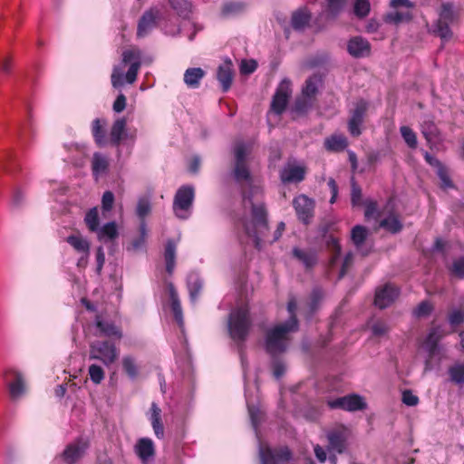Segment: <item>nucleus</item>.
<instances>
[{
  "instance_id": "nucleus-1",
  "label": "nucleus",
  "mask_w": 464,
  "mask_h": 464,
  "mask_svg": "<svg viewBox=\"0 0 464 464\" xmlns=\"http://www.w3.org/2000/svg\"><path fill=\"white\" fill-rule=\"evenodd\" d=\"M256 191L257 188L252 189L250 193L243 196L245 205L247 203L251 205V221L245 225V228L246 234L254 238L255 246L261 249L263 241L273 244L282 237L285 224L283 221L279 222L273 236L271 237L268 236L267 211L264 203L253 202L252 198Z\"/></svg>"
},
{
  "instance_id": "nucleus-2",
  "label": "nucleus",
  "mask_w": 464,
  "mask_h": 464,
  "mask_svg": "<svg viewBox=\"0 0 464 464\" xmlns=\"http://www.w3.org/2000/svg\"><path fill=\"white\" fill-rule=\"evenodd\" d=\"M252 327V319L246 305L234 308L228 316L227 329L229 336L237 343L240 361L243 369H246V360L244 353V342L246 340Z\"/></svg>"
},
{
  "instance_id": "nucleus-3",
  "label": "nucleus",
  "mask_w": 464,
  "mask_h": 464,
  "mask_svg": "<svg viewBox=\"0 0 464 464\" xmlns=\"http://www.w3.org/2000/svg\"><path fill=\"white\" fill-rule=\"evenodd\" d=\"M141 51L138 48L123 51L121 63L115 65L112 69L111 76L112 87L120 89L125 82L128 84L134 83L141 66Z\"/></svg>"
},
{
  "instance_id": "nucleus-4",
  "label": "nucleus",
  "mask_w": 464,
  "mask_h": 464,
  "mask_svg": "<svg viewBox=\"0 0 464 464\" xmlns=\"http://www.w3.org/2000/svg\"><path fill=\"white\" fill-rule=\"evenodd\" d=\"M299 322L295 319L277 324L268 329L265 336V350L272 357L285 353L290 343V334L297 332Z\"/></svg>"
},
{
  "instance_id": "nucleus-5",
  "label": "nucleus",
  "mask_w": 464,
  "mask_h": 464,
  "mask_svg": "<svg viewBox=\"0 0 464 464\" xmlns=\"http://www.w3.org/2000/svg\"><path fill=\"white\" fill-rule=\"evenodd\" d=\"M438 15V19L432 24V32L443 42H448L453 35L450 25L458 20V12L452 3L447 2L440 5Z\"/></svg>"
},
{
  "instance_id": "nucleus-6",
  "label": "nucleus",
  "mask_w": 464,
  "mask_h": 464,
  "mask_svg": "<svg viewBox=\"0 0 464 464\" xmlns=\"http://www.w3.org/2000/svg\"><path fill=\"white\" fill-rule=\"evenodd\" d=\"M195 199V188L191 185H183L175 193L172 210L175 217L180 220L190 218Z\"/></svg>"
},
{
  "instance_id": "nucleus-7",
  "label": "nucleus",
  "mask_w": 464,
  "mask_h": 464,
  "mask_svg": "<svg viewBox=\"0 0 464 464\" xmlns=\"http://www.w3.org/2000/svg\"><path fill=\"white\" fill-rule=\"evenodd\" d=\"M118 353L115 344L109 341H94L90 343L89 360L101 361L105 366L112 364Z\"/></svg>"
},
{
  "instance_id": "nucleus-8",
  "label": "nucleus",
  "mask_w": 464,
  "mask_h": 464,
  "mask_svg": "<svg viewBox=\"0 0 464 464\" xmlns=\"http://www.w3.org/2000/svg\"><path fill=\"white\" fill-rule=\"evenodd\" d=\"M258 455L261 464H281L292 459V452L287 447L271 449L259 444Z\"/></svg>"
},
{
  "instance_id": "nucleus-9",
  "label": "nucleus",
  "mask_w": 464,
  "mask_h": 464,
  "mask_svg": "<svg viewBox=\"0 0 464 464\" xmlns=\"http://www.w3.org/2000/svg\"><path fill=\"white\" fill-rule=\"evenodd\" d=\"M314 200L304 194L295 197L293 200V207L298 219L305 225L309 224L314 217Z\"/></svg>"
},
{
  "instance_id": "nucleus-10",
  "label": "nucleus",
  "mask_w": 464,
  "mask_h": 464,
  "mask_svg": "<svg viewBox=\"0 0 464 464\" xmlns=\"http://www.w3.org/2000/svg\"><path fill=\"white\" fill-rule=\"evenodd\" d=\"M290 85L291 82L287 79H284L280 82L271 102V110L274 113L280 115L285 111L291 95Z\"/></svg>"
},
{
  "instance_id": "nucleus-11",
  "label": "nucleus",
  "mask_w": 464,
  "mask_h": 464,
  "mask_svg": "<svg viewBox=\"0 0 464 464\" xmlns=\"http://www.w3.org/2000/svg\"><path fill=\"white\" fill-rule=\"evenodd\" d=\"M367 109L368 103L365 101L362 100L356 103L348 121V130L352 136L358 137L362 134V125Z\"/></svg>"
},
{
  "instance_id": "nucleus-12",
  "label": "nucleus",
  "mask_w": 464,
  "mask_h": 464,
  "mask_svg": "<svg viewBox=\"0 0 464 464\" xmlns=\"http://www.w3.org/2000/svg\"><path fill=\"white\" fill-rule=\"evenodd\" d=\"M159 17L160 11L157 8L146 10L138 23L137 37L143 38L147 36L156 27Z\"/></svg>"
},
{
  "instance_id": "nucleus-13",
  "label": "nucleus",
  "mask_w": 464,
  "mask_h": 464,
  "mask_svg": "<svg viewBox=\"0 0 464 464\" xmlns=\"http://www.w3.org/2000/svg\"><path fill=\"white\" fill-rule=\"evenodd\" d=\"M399 289L391 285L386 284L375 293L374 304L380 309L390 306L399 295Z\"/></svg>"
},
{
  "instance_id": "nucleus-14",
  "label": "nucleus",
  "mask_w": 464,
  "mask_h": 464,
  "mask_svg": "<svg viewBox=\"0 0 464 464\" xmlns=\"http://www.w3.org/2000/svg\"><path fill=\"white\" fill-rule=\"evenodd\" d=\"M87 448L86 441L78 440L64 449L62 457L66 464H75L83 456Z\"/></svg>"
},
{
  "instance_id": "nucleus-15",
  "label": "nucleus",
  "mask_w": 464,
  "mask_h": 464,
  "mask_svg": "<svg viewBox=\"0 0 464 464\" xmlns=\"http://www.w3.org/2000/svg\"><path fill=\"white\" fill-rule=\"evenodd\" d=\"M14 380L8 383L9 393L12 400L20 399L26 392V382L24 374L17 370H10L8 372Z\"/></svg>"
},
{
  "instance_id": "nucleus-16",
  "label": "nucleus",
  "mask_w": 464,
  "mask_h": 464,
  "mask_svg": "<svg viewBox=\"0 0 464 464\" xmlns=\"http://www.w3.org/2000/svg\"><path fill=\"white\" fill-rule=\"evenodd\" d=\"M94 324L99 331L96 334L98 336L116 337L118 339L122 337L121 329L113 322L104 319L102 315L96 316Z\"/></svg>"
},
{
  "instance_id": "nucleus-17",
  "label": "nucleus",
  "mask_w": 464,
  "mask_h": 464,
  "mask_svg": "<svg viewBox=\"0 0 464 464\" xmlns=\"http://www.w3.org/2000/svg\"><path fill=\"white\" fill-rule=\"evenodd\" d=\"M347 51L353 57H365L371 53V44L366 39L356 36L348 42Z\"/></svg>"
},
{
  "instance_id": "nucleus-18",
  "label": "nucleus",
  "mask_w": 464,
  "mask_h": 464,
  "mask_svg": "<svg viewBox=\"0 0 464 464\" xmlns=\"http://www.w3.org/2000/svg\"><path fill=\"white\" fill-rule=\"evenodd\" d=\"M304 168L287 163L280 171V179L283 183H298L304 179Z\"/></svg>"
},
{
  "instance_id": "nucleus-19",
  "label": "nucleus",
  "mask_w": 464,
  "mask_h": 464,
  "mask_svg": "<svg viewBox=\"0 0 464 464\" xmlns=\"http://www.w3.org/2000/svg\"><path fill=\"white\" fill-rule=\"evenodd\" d=\"M233 64L229 59H226L225 62L220 64L217 72V79L221 85V89L224 92H227L233 82Z\"/></svg>"
},
{
  "instance_id": "nucleus-20",
  "label": "nucleus",
  "mask_w": 464,
  "mask_h": 464,
  "mask_svg": "<svg viewBox=\"0 0 464 464\" xmlns=\"http://www.w3.org/2000/svg\"><path fill=\"white\" fill-rule=\"evenodd\" d=\"M293 256L297 259L305 269H312L318 261L317 253L315 250L307 248L294 247L292 249Z\"/></svg>"
},
{
  "instance_id": "nucleus-21",
  "label": "nucleus",
  "mask_w": 464,
  "mask_h": 464,
  "mask_svg": "<svg viewBox=\"0 0 464 464\" xmlns=\"http://www.w3.org/2000/svg\"><path fill=\"white\" fill-rule=\"evenodd\" d=\"M139 232V236L127 245L126 250L128 252L137 253L146 251L148 229L145 220L140 221Z\"/></svg>"
},
{
  "instance_id": "nucleus-22",
  "label": "nucleus",
  "mask_w": 464,
  "mask_h": 464,
  "mask_svg": "<svg viewBox=\"0 0 464 464\" xmlns=\"http://www.w3.org/2000/svg\"><path fill=\"white\" fill-rule=\"evenodd\" d=\"M147 415L151 423L155 436L158 439H163L164 427L161 421V409L159 407L157 402L153 401L151 403L150 411Z\"/></svg>"
},
{
  "instance_id": "nucleus-23",
  "label": "nucleus",
  "mask_w": 464,
  "mask_h": 464,
  "mask_svg": "<svg viewBox=\"0 0 464 464\" xmlns=\"http://www.w3.org/2000/svg\"><path fill=\"white\" fill-rule=\"evenodd\" d=\"M420 131L427 142H431L440 135L439 129L431 115H424L420 121Z\"/></svg>"
},
{
  "instance_id": "nucleus-24",
  "label": "nucleus",
  "mask_w": 464,
  "mask_h": 464,
  "mask_svg": "<svg viewBox=\"0 0 464 464\" xmlns=\"http://www.w3.org/2000/svg\"><path fill=\"white\" fill-rule=\"evenodd\" d=\"M97 239L103 243L115 240L119 237V228L115 221H110L101 226L95 232Z\"/></svg>"
},
{
  "instance_id": "nucleus-25",
  "label": "nucleus",
  "mask_w": 464,
  "mask_h": 464,
  "mask_svg": "<svg viewBox=\"0 0 464 464\" xmlns=\"http://www.w3.org/2000/svg\"><path fill=\"white\" fill-rule=\"evenodd\" d=\"M187 287L191 303H196L203 287V280L197 272H190L187 276Z\"/></svg>"
},
{
  "instance_id": "nucleus-26",
  "label": "nucleus",
  "mask_w": 464,
  "mask_h": 464,
  "mask_svg": "<svg viewBox=\"0 0 464 464\" xmlns=\"http://www.w3.org/2000/svg\"><path fill=\"white\" fill-rule=\"evenodd\" d=\"M169 298L171 302V310L174 315L175 320L177 321L179 326L180 328L184 327V319H183V312L180 304V301L179 298V295L175 289V286L172 283L168 285Z\"/></svg>"
},
{
  "instance_id": "nucleus-27",
  "label": "nucleus",
  "mask_w": 464,
  "mask_h": 464,
  "mask_svg": "<svg viewBox=\"0 0 464 464\" xmlns=\"http://www.w3.org/2000/svg\"><path fill=\"white\" fill-rule=\"evenodd\" d=\"M135 453L142 460L147 461L155 454L154 443L150 438H141L135 445Z\"/></svg>"
},
{
  "instance_id": "nucleus-28",
  "label": "nucleus",
  "mask_w": 464,
  "mask_h": 464,
  "mask_svg": "<svg viewBox=\"0 0 464 464\" xmlns=\"http://www.w3.org/2000/svg\"><path fill=\"white\" fill-rule=\"evenodd\" d=\"M206 72L199 67L188 68L184 72V82L190 89L199 87L201 80L205 77Z\"/></svg>"
},
{
  "instance_id": "nucleus-29",
  "label": "nucleus",
  "mask_w": 464,
  "mask_h": 464,
  "mask_svg": "<svg viewBox=\"0 0 464 464\" xmlns=\"http://www.w3.org/2000/svg\"><path fill=\"white\" fill-rule=\"evenodd\" d=\"M126 125L127 121L125 118L117 119L110 130V142L118 147L121 144V141L123 136L126 134Z\"/></svg>"
},
{
  "instance_id": "nucleus-30",
  "label": "nucleus",
  "mask_w": 464,
  "mask_h": 464,
  "mask_svg": "<svg viewBox=\"0 0 464 464\" xmlns=\"http://www.w3.org/2000/svg\"><path fill=\"white\" fill-rule=\"evenodd\" d=\"M442 336L443 334L440 327H434L428 334L424 342V346L430 356L434 355L438 352L439 343Z\"/></svg>"
},
{
  "instance_id": "nucleus-31",
  "label": "nucleus",
  "mask_w": 464,
  "mask_h": 464,
  "mask_svg": "<svg viewBox=\"0 0 464 464\" xmlns=\"http://www.w3.org/2000/svg\"><path fill=\"white\" fill-rule=\"evenodd\" d=\"M177 243L173 239H168L165 246L164 258L166 262V271L172 275L176 266Z\"/></svg>"
},
{
  "instance_id": "nucleus-32",
  "label": "nucleus",
  "mask_w": 464,
  "mask_h": 464,
  "mask_svg": "<svg viewBox=\"0 0 464 464\" xmlns=\"http://www.w3.org/2000/svg\"><path fill=\"white\" fill-rule=\"evenodd\" d=\"M105 125L106 121L99 118L94 119L92 123V134L99 147H103L107 144Z\"/></svg>"
},
{
  "instance_id": "nucleus-33",
  "label": "nucleus",
  "mask_w": 464,
  "mask_h": 464,
  "mask_svg": "<svg viewBox=\"0 0 464 464\" xmlns=\"http://www.w3.org/2000/svg\"><path fill=\"white\" fill-rule=\"evenodd\" d=\"M66 242L79 254L90 255V242L81 235H70L66 237Z\"/></svg>"
},
{
  "instance_id": "nucleus-34",
  "label": "nucleus",
  "mask_w": 464,
  "mask_h": 464,
  "mask_svg": "<svg viewBox=\"0 0 464 464\" xmlns=\"http://www.w3.org/2000/svg\"><path fill=\"white\" fill-rule=\"evenodd\" d=\"M246 7L247 5L245 2L231 0L224 3L221 14L225 17H233L243 14Z\"/></svg>"
},
{
  "instance_id": "nucleus-35",
  "label": "nucleus",
  "mask_w": 464,
  "mask_h": 464,
  "mask_svg": "<svg viewBox=\"0 0 464 464\" xmlns=\"http://www.w3.org/2000/svg\"><path fill=\"white\" fill-rule=\"evenodd\" d=\"M329 448L337 453H343L346 447V437L343 431L334 430L327 434Z\"/></svg>"
},
{
  "instance_id": "nucleus-36",
  "label": "nucleus",
  "mask_w": 464,
  "mask_h": 464,
  "mask_svg": "<svg viewBox=\"0 0 464 464\" xmlns=\"http://www.w3.org/2000/svg\"><path fill=\"white\" fill-rule=\"evenodd\" d=\"M311 19L310 13L305 8H300L293 13L291 25L295 30H303Z\"/></svg>"
},
{
  "instance_id": "nucleus-37",
  "label": "nucleus",
  "mask_w": 464,
  "mask_h": 464,
  "mask_svg": "<svg viewBox=\"0 0 464 464\" xmlns=\"http://www.w3.org/2000/svg\"><path fill=\"white\" fill-rule=\"evenodd\" d=\"M322 77L318 74H314L309 77L302 89V95L309 99L314 97L318 92L319 86L322 84Z\"/></svg>"
},
{
  "instance_id": "nucleus-38",
  "label": "nucleus",
  "mask_w": 464,
  "mask_h": 464,
  "mask_svg": "<svg viewBox=\"0 0 464 464\" xmlns=\"http://www.w3.org/2000/svg\"><path fill=\"white\" fill-rule=\"evenodd\" d=\"M122 369L130 380L139 376L140 370L137 361L132 355H124L121 359Z\"/></svg>"
},
{
  "instance_id": "nucleus-39",
  "label": "nucleus",
  "mask_w": 464,
  "mask_h": 464,
  "mask_svg": "<svg viewBox=\"0 0 464 464\" xmlns=\"http://www.w3.org/2000/svg\"><path fill=\"white\" fill-rule=\"evenodd\" d=\"M347 145V139L343 135H332L324 140V147L329 151L343 150Z\"/></svg>"
},
{
  "instance_id": "nucleus-40",
  "label": "nucleus",
  "mask_w": 464,
  "mask_h": 464,
  "mask_svg": "<svg viewBox=\"0 0 464 464\" xmlns=\"http://www.w3.org/2000/svg\"><path fill=\"white\" fill-rule=\"evenodd\" d=\"M366 408L367 403L362 396L356 393L346 395L345 411H363Z\"/></svg>"
},
{
  "instance_id": "nucleus-41",
  "label": "nucleus",
  "mask_w": 464,
  "mask_h": 464,
  "mask_svg": "<svg viewBox=\"0 0 464 464\" xmlns=\"http://www.w3.org/2000/svg\"><path fill=\"white\" fill-rule=\"evenodd\" d=\"M250 152L251 144L242 140L237 141L233 148L235 163H246V158Z\"/></svg>"
},
{
  "instance_id": "nucleus-42",
  "label": "nucleus",
  "mask_w": 464,
  "mask_h": 464,
  "mask_svg": "<svg viewBox=\"0 0 464 464\" xmlns=\"http://www.w3.org/2000/svg\"><path fill=\"white\" fill-rule=\"evenodd\" d=\"M170 6L184 19H188L192 13V4L188 0H169Z\"/></svg>"
},
{
  "instance_id": "nucleus-43",
  "label": "nucleus",
  "mask_w": 464,
  "mask_h": 464,
  "mask_svg": "<svg viewBox=\"0 0 464 464\" xmlns=\"http://www.w3.org/2000/svg\"><path fill=\"white\" fill-rule=\"evenodd\" d=\"M84 222L86 224L87 228L92 233H95L98 230V228L101 227L99 212H98L97 207L92 208L85 214Z\"/></svg>"
},
{
  "instance_id": "nucleus-44",
  "label": "nucleus",
  "mask_w": 464,
  "mask_h": 464,
  "mask_svg": "<svg viewBox=\"0 0 464 464\" xmlns=\"http://www.w3.org/2000/svg\"><path fill=\"white\" fill-rule=\"evenodd\" d=\"M234 178L237 182L246 181L247 184L252 183V177L246 163H235Z\"/></svg>"
},
{
  "instance_id": "nucleus-45",
  "label": "nucleus",
  "mask_w": 464,
  "mask_h": 464,
  "mask_svg": "<svg viewBox=\"0 0 464 464\" xmlns=\"http://www.w3.org/2000/svg\"><path fill=\"white\" fill-rule=\"evenodd\" d=\"M380 227L392 234H396L401 230L402 224L398 217L390 215L380 222Z\"/></svg>"
},
{
  "instance_id": "nucleus-46",
  "label": "nucleus",
  "mask_w": 464,
  "mask_h": 464,
  "mask_svg": "<svg viewBox=\"0 0 464 464\" xmlns=\"http://www.w3.org/2000/svg\"><path fill=\"white\" fill-rule=\"evenodd\" d=\"M412 19L411 12H390L384 16V21L388 24H399L401 23H408Z\"/></svg>"
},
{
  "instance_id": "nucleus-47",
  "label": "nucleus",
  "mask_w": 464,
  "mask_h": 464,
  "mask_svg": "<svg viewBox=\"0 0 464 464\" xmlns=\"http://www.w3.org/2000/svg\"><path fill=\"white\" fill-rule=\"evenodd\" d=\"M367 235V229L363 226L356 225L353 227L351 232V238L357 248H359L364 243Z\"/></svg>"
},
{
  "instance_id": "nucleus-48",
  "label": "nucleus",
  "mask_w": 464,
  "mask_h": 464,
  "mask_svg": "<svg viewBox=\"0 0 464 464\" xmlns=\"http://www.w3.org/2000/svg\"><path fill=\"white\" fill-rule=\"evenodd\" d=\"M108 168L107 159L101 153H94L92 158V172L93 175L98 176L104 173Z\"/></svg>"
},
{
  "instance_id": "nucleus-49",
  "label": "nucleus",
  "mask_w": 464,
  "mask_h": 464,
  "mask_svg": "<svg viewBox=\"0 0 464 464\" xmlns=\"http://www.w3.org/2000/svg\"><path fill=\"white\" fill-rule=\"evenodd\" d=\"M401 135L410 149H416L418 140L416 133L409 126H401L400 128Z\"/></svg>"
},
{
  "instance_id": "nucleus-50",
  "label": "nucleus",
  "mask_w": 464,
  "mask_h": 464,
  "mask_svg": "<svg viewBox=\"0 0 464 464\" xmlns=\"http://www.w3.org/2000/svg\"><path fill=\"white\" fill-rule=\"evenodd\" d=\"M450 381L456 384H464V363H456L449 369Z\"/></svg>"
},
{
  "instance_id": "nucleus-51",
  "label": "nucleus",
  "mask_w": 464,
  "mask_h": 464,
  "mask_svg": "<svg viewBox=\"0 0 464 464\" xmlns=\"http://www.w3.org/2000/svg\"><path fill=\"white\" fill-rule=\"evenodd\" d=\"M151 210L150 198L149 197H141L138 199L136 207V214L142 220L150 214Z\"/></svg>"
},
{
  "instance_id": "nucleus-52",
  "label": "nucleus",
  "mask_w": 464,
  "mask_h": 464,
  "mask_svg": "<svg viewBox=\"0 0 464 464\" xmlns=\"http://www.w3.org/2000/svg\"><path fill=\"white\" fill-rule=\"evenodd\" d=\"M324 297V292L320 287H314L310 295L309 310L311 315L318 309Z\"/></svg>"
},
{
  "instance_id": "nucleus-53",
  "label": "nucleus",
  "mask_w": 464,
  "mask_h": 464,
  "mask_svg": "<svg viewBox=\"0 0 464 464\" xmlns=\"http://www.w3.org/2000/svg\"><path fill=\"white\" fill-rule=\"evenodd\" d=\"M88 373L91 381L94 384H100L105 377L104 370L102 369V366L98 364L90 365L88 369Z\"/></svg>"
},
{
  "instance_id": "nucleus-54",
  "label": "nucleus",
  "mask_w": 464,
  "mask_h": 464,
  "mask_svg": "<svg viewBox=\"0 0 464 464\" xmlns=\"http://www.w3.org/2000/svg\"><path fill=\"white\" fill-rule=\"evenodd\" d=\"M371 10L369 0H356L353 5L354 14L359 18L368 15Z\"/></svg>"
},
{
  "instance_id": "nucleus-55",
  "label": "nucleus",
  "mask_w": 464,
  "mask_h": 464,
  "mask_svg": "<svg viewBox=\"0 0 464 464\" xmlns=\"http://www.w3.org/2000/svg\"><path fill=\"white\" fill-rule=\"evenodd\" d=\"M248 414L251 421V425L257 435L258 426L261 420V412L259 409L254 405H250L248 401H246Z\"/></svg>"
},
{
  "instance_id": "nucleus-56",
  "label": "nucleus",
  "mask_w": 464,
  "mask_h": 464,
  "mask_svg": "<svg viewBox=\"0 0 464 464\" xmlns=\"http://www.w3.org/2000/svg\"><path fill=\"white\" fill-rule=\"evenodd\" d=\"M362 200V189L353 178L351 179V202L353 207L361 204Z\"/></svg>"
},
{
  "instance_id": "nucleus-57",
  "label": "nucleus",
  "mask_w": 464,
  "mask_h": 464,
  "mask_svg": "<svg viewBox=\"0 0 464 464\" xmlns=\"http://www.w3.org/2000/svg\"><path fill=\"white\" fill-rule=\"evenodd\" d=\"M371 330L373 336L382 337L389 332L390 327L383 321H376L372 324Z\"/></svg>"
},
{
  "instance_id": "nucleus-58",
  "label": "nucleus",
  "mask_w": 464,
  "mask_h": 464,
  "mask_svg": "<svg viewBox=\"0 0 464 464\" xmlns=\"http://www.w3.org/2000/svg\"><path fill=\"white\" fill-rule=\"evenodd\" d=\"M312 106L311 99L302 96L295 102L294 111L297 113H304Z\"/></svg>"
},
{
  "instance_id": "nucleus-59",
  "label": "nucleus",
  "mask_w": 464,
  "mask_h": 464,
  "mask_svg": "<svg viewBox=\"0 0 464 464\" xmlns=\"http://www.w3.org/2000/svg\"><path fill=\"white\" fill-rule=\"evenodd\" d=\"M432 305L429 301L420 302L413 311V314L416 317H424L429 315L432 312Z\"/></svg>"
},
{
  "instance_id": "nucleus-60",
  "label": "nucleus",
  "mask_w": 464,
  "mask_h": 464,
  "mask_svg": "<svg viewBox=\"0 0 464 464\" xmlns=\"http://www.w3.org/2000/svg\"><path fill=\"white\" fill-rule=\"evenodd\" d=\"M327 4V11L333 17L337 16L344 5V0H325Z\"/></svg>"
},
{
  "instance_id": "nucleus-61",
  "label": "nucleus",
  "mask_w": 464,
  "mask_h": 464,
  "mask_svg": "<svg viewBox=\"0 0 464 464\" xmlns=\"http://www.w3.org/2000/svg\"><path fill=\"white\" fill-rule=\"evenodd\" d=\"M450 270L457 277L464 278V256L455 259Z\"/></svg>"
},
{
  "instance_id": "nucleus-62",
  "label": "nucleus",
  "mask_w": 464,
  "mask_h": 464,
  "mask_svg": "<svg viewBox=\"0 0 464 464\" xmlns=\"http://www.w3.org/2000/svg\"><path fill=\"white\" fill-rule=\"evenodd\" d=\"M437 175L440 179L441 187L443 188H453V183L445 166L440 167V169L437 170Z\"/></svg>"
},
{
  "instance_id": "nucleus-63",
  "label": "nucleus",
  "mask_w": 464,
  "mask_h": 464,
  "mask_svg": "<svg viewBox=\"0 0 464 464\" xmlns=\"http://www.w3.org/2000/svg\"><path fill=\"white\" fill-rule=\"evenodd\" d=\"M401 401L405 405L409 407H414L418 405L420 401L419 397L415 395L411 390H405L402 392Z\"/></svg>"
},
{
  "instance_id": "nucleus-64",
  "label": "nucleus",
  "mask_w": 464,
  "mask_h": 464,
  "mask_svg": "<svg viewBox=\"0 0 464 464\" xmlns=\"http://www.w3.org/2000/svg\"><path fill=\"white\" fill-rule=\"evenodd\" d=\"M25 202L24 193L20 188H15L11 198V205L14 208H20Z\"/></svg>"
}]
</instances>
